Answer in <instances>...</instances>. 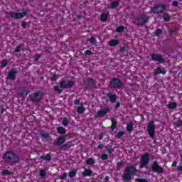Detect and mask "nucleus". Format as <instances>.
<instances>
[{
    "instance_id": "1",
    "label": "nucleus",
    "mask_w": 182,
    "mask_h": 182,
    "mask_svg": "<svg viewBox=\"0 0 182 182\" xmlns=\"http://www.w3.org/2000/svg\"><path fill=\"white\" fill-rule=\"evenodd\" d=\"M4 160L9 164H16L19 163V156L11 151H8L4 155Z\"/></svg>"
},
{
    "instance_id": "2",
    "label": "nucleus",
    "mask_w": 182,
    "mask_h": 182,
    "mask_svg": "<svg viewBox=\"0 0 182 182\" xmlns=\"http://www.w3.org/2000/svg\"><path fill=\"white\" fill-rule=\"evenodd\" d=\"M136 168L134 166H129L126 168L125 173L123 175L124 180H132V176L134 174Z\"/></svg>"
},
{
    "instance_id": "3",
    "label": "nucleus",
    "mask_w": 182,
    "mask_h": 182,
    "mask_svg": "<svg viewBox=\"0 0 182 182\" xmlns=\"http://www.w3.org/2000/svg\"><path fill=\"white\" fill-rule=\"evenodd\" d=\"M149 21V16L146 14L141 15L139 17L134 21V23L136 25H144Z\"/></svg>"
},
{
    "instance_id": "4",
    "label": "nucleus",
    "mask_w": 182,
    "mask_h": 182,
    "mask_svg": "<svg viewBox=\"0 0 182 182\" xmlns=\"http://www.w3.org/2000/svg\"><path fill=\"white\" fill-rule=\"evenodd\" d=\"M147 129H148L147 132L151 139H154V134L156 133V125L154 124V121L149 122L147 126Z\"/></svg>"
},
{
    "instance_id": "5",
    "label": "nucleus",
    "mask_w": 182,
    "mask_h": 182,
    "mask_svg": "<svg viewBox=\"0 0 182 182\" xmlns=\"http://www.w3.org/2000/svg\"><path fill=\"white\" fill-rule=\"evenodd\" d=\"M149 161H150V154L146 152L141 158L140 168H144L145 166H147Z\"/></svg>"
},
{
    "instance_id": "6",
    "label": "nucleus",
    "mask_w": 182,
    "mask_h": 182,
    "mask_svg": "<svg viewBox=\"0 0 182 182\" xmlns=\"http://www.w3.org/2000/svg\"><path fill=\"white\" fill-rule=\"evenodd\" d=\"M26 15H28L27 11H24L23 13H9V16H10V18H14V19H21V18H23V16H26Z\"/></svg>"
},
{
    "instance_id": "7",
    "label": "nucleus",
    "mask_w": 182,
    "mask_h": 182,
    "mask_svg": "<svg viewBox=\"0 0 182 182\" xmlns=\"http://www.w3.org/2000/svg\"><path fill=\"white\" fill-rule=\"evenodd\" d=\"M60 87L61 89H70L73 87V82L70 81L68 82V81L62 79L60 80Z\"/></svg>"
},
{
    "instance_id": "8",
    "label": "nucleus",
    "mask_w": 182,
    "mask_h": 182,
    "mask_svg": "<svg viewBox=\"0 0 182 182\" xmlns=\"http://www.w3.org/2000/svg\"><path fill=\"white\" fill-rule=\"evenodd\" d=\"M167 9V6L164 4H159L153 8L154 14H161Z\"/></svg>"
},
{
    "instance_id": "9",
    "label": "nucleus",
    "mask_w": 182,
    "mask_h": 182,
    "mask_svg": "<svg viewBox=\"0 0 182 182\" xmlns=\"http://www.w3.org/2000/svg\"><path fill=\"white\" fill-rule=\"evenodd\" d=\"M32 102H41L42 100V93L39 92H34L30 95Z\"/></svg>"
},
{
    "instance_id": "10",
    "label": "nucleus",
    "mask_w": 182,
    "mask_h": 182,
    "mask_svg": "<svg viewBox=\"0 0 182 182\" xmlns=\"http://www.w3.org/2000/svg\"><path fill=\"white\" fill-rule=\"evenodd\" d=\"M110 85L112 87L119 89V87H122V81L119 79L114 78L112 80Z\"/></svg>"
},
{
    "instance_id": "11",
    "label": "nucleus",
    "mask_w": 182,
    "mask_h": 182,
    "mask_svg": "<svg viewBox=\"0 0 182 182\" xmlns=\"http://www.w3.org/2000/svg\"><path fill=\"white\" fill-rule=\"evenodd\" d=\"M151 60H154L155 62H159V63H164V60L161 55L159 54H152L151 55Z\"/></svg>"
},
{
    "instance_id": "12",
    "label": "nucleus",
    "mask_w": 182,
    "mask_h": 182,
    "mask_svg": "<svg viewBox=\"0 0 182 182\" xmlns=\"http://www.w3.org/2000/svg\"><path fill=\"white\" fill-rule=\"evenodd\" d=\"M109 107H105L103 108L102 109L99 110L96 115L95 117H103V116H106L107 113H109Z\"/></svg>"
},
{
    "instance_id": "13",
    "label": "nucleus",
    "mask_w": 182,
    "mask_h": 182,
    "mask_svg": "<svg viewBox=\"0 0 182 182\" xmlns=\"http://www.w3.org/2000/svg\"><path fill=\"white\" fill-rule=\"evenodd\" d=\"M152 171H154L155 173H164V170H163V168L159 166V164H157L156 162L154 163L152 166Z\"/></svg>"
},
{
    "instance_id": "14",
    "label": "nucleus",
    "mask_w": 182,
    "mask_h": 182,
    "mask_svg": "<svg viewBox=\"0 0 182 182\" xmlns=\"http://www.w3.org/2000/svg\"><path fill=\"white\" fill-rule=\"evenodd\" d=\"M65 141H66V136L59 137L57 141V146H62Z\"/></svg>"
},
{
    "instance_id": "15",
    "label": "nucleus",
    "mask_w": 182,
    "mask_h": 182,
    "mask_svg": "<svg viewBox=\"0 0 182 182\" xmlns=\"http://www.w3.org/2000/svg\"><path fill=\"white\" fill-rule=\"evenodd\" d=\"M15 75H16V72L14 70H11L9 73V77L11 80H15Z\"/></svg>"
},
{
    "instance_id": "16",
    "label": "nucleus",
    "mask_w": 182,
    "mask_h": 182,
    "mask_svg": "<svg viewBox=\"0 0 182 182\" xmlns=\"http://www.w3.org/2000/svg\"><path fill=\"white\" fill-rule=\"evenodd\" d=\"M93 172L90 169H85V171L82 173V176L85 177L90 176H92V173Z\"/></svg>"
},
{
    "instance_id": "17",
    "label": "nucleus",
    "mask_w": 182,
    "mask_h": 182,
    "mask_svg": "<svg viewBox=\"0 0 182 182\" xmlns=\"http://www.w3.org/2000/svg\"><path fill=\"white\" fill-rule=\"evenodd\" d=\"M107 97L110 100V102H112V103L116 102V95H112V94L109 93V94H107Z\"/></svg>"
},
{
    "instance_id": "18",
    "label": "nucleus",
    "mask_w": 182,
    "mask_h": 182,
    "mask_svg": "<svg viewBox=\"0 0 182 182\" xmlns=\"http://www.w3.org/2000/svg\"><path fill=\"white\" fill-rule=\"evenodd\" d=\"M118 44H119V41H117V40H111L109 42V45L111 47L117 46Z\"/></svg>"
},
{
    "instance_id": "19",
    "label": "nucleus",
    "mask_w": 182,
    "mask_h": 182,
    "mask_svg": "<svg viewBox=\"0 0 182 182\" xmlns=\"http://www.w3.org/2000/svg\"><path fill=\"white\" fill-rule=\"evenodd\" d=\"M111 122H112V126H111V129H112V130H114V129H116V126L117 124V121L116 120V119L112 118L111 119Z\"/></svg>"
},
{
    "instance_id": "20",
    "label": "nucleus",
    "mask_w": 182,
    "mask_h": 182,
    "mask_svg": "<svg viewBox=\"0 0 182 182\" xmlns=\"http://www.w3.org/2000/svg\"><path fill=\"white\" fill-rule=\"evenodd\" d=\"M119 6V1H115L112 3H111V4L109 5V8H110V9H114V8Z\"/></svg>"
},
{
    "instance_id": "21",
    "label": "nucleus",
    "mask_w": 182,
    "mask_h": 182,
    "mask_svg": "<svg viewBox=\"0 0 182 182\" xmlns=\"http://www.w3.org/2000/svg\"><path fill=\"white\" fill-rule=\"evenodd\" d=\"M57 132L59 134H65V133H66V129L63 127H60L57 129Z\"/></svg>"
},
{
    "instance_id": "22",
    "label": "nucleus",
    "mask_w": 182,
    "mask_h": 182,
    "mask_svg": "<svg viewBox=\"0 0 182 182\" xmlns=\"http://www.w3.org/2000/svg\"><path fill=\"white\" fill-rule=\"evenodd\" d=\"M107 20V14L103 13L102 14H101L100 16L101 22H106Z\"/></svg>"
},
{
    "instance_id": "23",
    "label": "nucleus",
    "mask_w": 182,
    "mask_h": 182,
    "mask_svg": "<svg viewBox=\"0 0 182 182\" xmlns=\"http://www.w3.org/2000/svg\"><path fill=\"white\" fill-rule=\"evenodd\" d=\"M88 85L91 87H96V83L95 82V80H93V79L92 78L88 79Z\"/></svg>"
},
{
    "instance_id": "24",
    "label": "nucleus",
    "mask_w": 182,
    "mask_h": 182,
    "mask_svg": "<svg viewBox=\"0 0 182 182\" xmlns=\"http://www.w3.org/2000/svg\"><path fill=\"white\" fill-rule=\"evenodd\" d=\"M41 159H42L43 160H46V161H50V160H52V157H50V155H49V154L46 156H41Z\"/></svg>"
},
{
    "instance_id": "25",
    "label": "nucleus",
    "mask_w": 182,
    "mask_h": 182,
    "mask_svg": "<svg viewBox=\"0 0 182 182\" xmlns=\"http://www.w3.org/2000/svg\"><path fill=\"white\" fill-rule=\"evenodd\" d=\"M41 137L44 141H46V140H48L50 136L48 133H43L41 134Z\"/></svg>"
},
{
    "instance_id": "26",
    "label": "nucleus",
    "mask_w": 182,
    "mask_h": 182,
    "mask_svg": "<svg viewBox=\"0 0 182 182\" xmlns=\"http://www.w3.org/2000/svg\"><path fill=\"white\" fill-rule=\"evenodd\" d=\"M40 176L41 178H45V177H46V169H41L40 171Z\"/></svg>"
},
{
    "instance_id": "27",
    "label": "nucleus",
    "mask_w": 182,
    "mask_h": 182,
    "mask_svg": "<svg viewBox=\"0 0 182 182\" xmlns=\"http://www.w3.org/2000/svg\"><path fill=\"white\" fill-rule=\"evenodd\" d=\"M85 111H86V109H85L83 106L79 107L77 110V113H79L80 114H81L82 113H84Z\"/></svg>"
},
{
    "instance_id": "28",
    "label": "nucleus",
    "mask_w": 182,
    "mask_h": 182,
    "mask_svg": "<svg viewBox=\"0 0 182 182\" xmlns=\"http://www.w3.org/2000/svg\"><path fill=\"white\" fill-rule=\"evenodd\" d=\"M86 163L89 166H93V164H95V159L90 158L88 160H87Z\"/></svg>"
},
{
    "instance_id": "29",
    "label": "nucleus",
    "mask_w": 182,
    "mask_h": 182,
    "mask_svg": "<svg viewBox=\"0 0 182 182\" xmlns=\"http://www.w3.org/2000/svg\"><path fill=\"white\" fill-rule=\"evenodd\" d=\"M168 109H175L177 107V104L176 102H171L168 105Z\"/></svg>"
},
{
    "instance_id": "30",
    "label": "nucleus",
    "mask_w": 182,
    "mask_h": 182,
    "mask_svg": "<svg viewBox=\"0 0 182 182\" xmlns=\"http://www.w3.org/2000/svg\"><path fill=\"white\" fill-rule=\"evenodd\" d=\"M2 174H3V176H11V175L14 174V173H12L10 171H8V170H4V171H3Z\"/></svg>"
},
{
    "instance_id": "31",
    "label": "nucleus",
    "mask_w": 182,
    "mask_h": 182,
    "mask_svg": "<svg viewBox=\"0 0 182 182\" xmlns=\"http://www.w3.org/2000/svg\"><path fill=\"white\" fill-rule=\"evenodd\" d=\"M77 173V172L76 171H71L69 173L68 176H69V177H70V178H72L75 177Z\"/></svg>"
},
{
    "instance_id": "32",
    "label": "nucleus",
    "mask_w": 182,
    "mask_h": 182,
    "mask_svg": "<svg viewBox=\"0 0 182 182\" xmlns=\"http://www.w3.org/2000/svg\"><path fill=\"white\" fill-rule=\"evenodd\" d=\"M61 149L63 150H68V149H70V145L68 144H64L62 146Z\"/></svg>"
},
{
    "instance_id": "33",
    "label": "nucleus",
    "mask_w": 182,
    "mask_h": 182,
    "mask_svg": "<svg viewBox=\"0 0 182 182\" xmlns=\"http://www.w3.org/2000/svg\"><path fill=\"white\" fill-rule=\"evenodd\" d=\"M164 19L166 21V22H168L170 21V16L168 15V14L165 13L164 14Z\"/></svg>"
},
{
    "instance_id": "34",
    "label": "nucleus",
    "mask_w": 182,
    "mask_h": 182,
    "mask_svg": "<svg viewBox=\"0 0 182 182\" xmlns=\"http://www.w3.org/2000/svg\"><path fill=\"white\" fill-rule=\"evenodd\" d=\"M127 132H133V124H128L127 126Z\"/></svg>"
},
{
    "instance_id": "35",
    "label": "nucleus",
    "mask_w": 182,
    "mask_h": 182,
    "mask_svg": "<svg viewBox=\"0 0 182 182\" xmlns=\"http://www.w3.org/2000/svg\"><path fill=\"white\" fill-rule=\"evenodd\" d=\"M174 124L175 126H176V127H180V126H182V121L180 119H178L174 122Z\"/></svg>"
},
{
    "instance_id": "36",
    "label": "nucleus",
    "mask_w": 182,
    "mask_h": 182,
    "mask_svg": "<svg viewBox=\"0 0 182 182\" xmlns=\"http://www.w3.org/2000/svg\"><path fill=\"white\" fill-rule=\"evenodd\" d=\"M54 90H55V92H58L59 95H60V93H62V90H60V87H59V86H58V85L54 86Z\"/></svg>"
},
{
    "instance_id": "37",
    "label": "nucleus",
    "mask_w": 182,
    "mask_h": 182,
    "mask_svg": "<svg viewBox=\"0 0 182 182\" xmlns=\"http://www.w3.org/2000/svg\"><path fill=\"white\" fill-rule=\"evenodd\" d=\"M8 65V60H3L1 62V68L4 69V68H6V66Z\"/></svg>"
},
{
    "instance_id": "38",
    "label": "nucleus",
    "mask_w": 182,
    "mask_h": 182,
    "mask_svg": "<svg viewBox=\"0 0 182 182\" xmlns=\"http://www.w3.org/2000/svg\"><path fill=\"white\" fill-rule=\"evenodd\" d=\"M62 124H63V126L67 127L68 124H69V121L68 120V119L64 118L63 122H62Z\"/></svg>"
},
{
    "instance_id": "39",
    "label": "nucleus",
    "mask_w": 182,
    "mask_h": 182,
    "mask_svg": "<svg viewBox=\"0 0 182 182\" xmlns=\"http://www.w3.org/2000/svg\"><path fill=\"white\" fill-rule=\"evenodd\" d=\"M101 159L102 160H107V159H109V156L106 154H103L101 155Z\"/></svg>"
},
{
    "instance_id": "40",
    "label": "nucleus",
    "mask_w": 182,
    "mask_h": 182,
    "mask_svg": "<svg viewBox=\"0 0 182 182\" xmlns=\"http://www.w3.org/2000/svg\"><path fill=\"white\" fill-rule=\"evenodd\" d=\"M68 177V174L66 173H64L60 176V180H65Z\"/></svg>"
},
{
    "instance_id": "41",
    "label": "nucleus",
    "mask_w": 182,
    "mask_h": 182,
    "mask_svg": "<svg viewBox=\"0 0 182 182\" xmlns=\"http://www.w3.org/2000/svg\"><path fill=\"white\" fill-rule=\"evenodd\" d=\"M161 29H157L156 31L155 32L154 35L155 36H159V35H161L162 33Z\"/></svg>"
},
{
    "instance_id": "42",
    "label": "nucleus",
    "mask_w": 182,
    "mask_h": 182,
    "mask_svg": "<svg viewBox=\"0 0 182 182\" xmlns=\"http://www.w3.org/2000/svg\"><path fill=\"white\" fill-rule=\"evenodd\" d=\"M88 42H90V43H96V38L92 37L88 39Z\"/></svg>"
},
{
    "instance_id": "43",
    "label": "nucleus",
    "mask_w": 182,
    "mask_h": 182,
    "mask_svg": "<svg viewBox=\"0 0 182 182\" xmlns=\"http://www.w3.org/2000/svg\"><path fill=\"white\" fill-rule=\"evenodd\" d=\"M124 31V28L123 26H119L117 28V32H123Z\"/></svg>"
},
{
    "instance_id": "44",
    "label": "nucleus",
    "mask_w": 182,
    "mask_h": 182,
    "mask_svg": "<svg viewBox=\"0 0 182 182\" xmlns=\"http://www.w3.org/2000/svg\"><path fill=\"white\" fill-rule=\"evenodd\" d=\"M21 49H22V46L16 47L15 49V52H21Z\"/></svg>"
},
{
    "instance_id": "45",
    "label": "nucleus",
    "mask_w": 182,
    "mask_h": 182,
    "mask_svg": "<svg viewBox=\"0 0 182 182\" xmlns=\"http://www.w3.org/2000/svg\"><path fill=\"white\" fill-rule=\"evenodd\" d=\"M85 54L86 55H88L89 56H90L91 55H93V53H92V51L89 50H87L85 51Z\"/></svg>"
},
{
    "instance_id": "46",
    "label": "nucleus",
    "mask_w": 182,
    "mask_h": 182,
    "mask_svg": "<svg viewBox=\"0 0 182 182\" xmlns=\"http://www.w3.org/2000/svg\"><path fill=\"white\" fill-rule=\"evenodd\" d=\"M39 59H41V55L38 54V55H36L35 60L36 62H38V60H39Z\"/></svg>"
},
{
    "instance_id": "47",
    "label": "nucleus",
    "mask_w": 182,
    "mask_h": 182,
    "mask_svg": "<svg viewBox=\"0 0 182 182\" xmlns=\"http://www.w3.org/2000/svg\"><path fill=\"white\" fill-rule=\"evenodd\" d=\"M161 68H158L156 71V75H160V73H161Z\"/></svg>"
},
{
    "instance_id": "48",
    "label": "nucleus",
    "mask_w": 182,
    "mask_h": 182,
    "mask_svg": "<svg viewBox=\"0 0 182 182\" xmlns=\"http://www.w3.org/2000/svg\"><path fill=\"white\" fill-rule=\"evenodd\" d=\"M107 151L109 154H112V153H113V151H114V149H107Z\"/></svg>"
},
{
    "instance_id": "49",
    "label": "nucleus",
    "mask_w": 182,
    "mask_h": 182,
    "mask_svg": "<svg viewBox=\"0 0 182 182\" xmlns=\"http://www.w3.org/2000/svg\"><path fill=\"white\" fill-rule=\"evenodd\" d=\"M124 134V132H120L118 133V137H122V136H123Z\"/></svg>"
},
{
    "instance_id": "50",
    "label": "nucleus",
    "mask_w": 182,
    "mask_h": 182,
    "mask_svg": "<svg viewBox=\"0 0 182 182\" xmlns=\"http://www.w3.org/2000/svg\"><path fill=\"white\" fill-rule=\"evenodd\" d=\"M173 6H178V1H173Z\"/></svg>"
},
{
    "instance_id": "51",
    "label": "nucleus",
    "mask_w": 182,
    "mask_h": 182,
    "mask_svg": "<svg viewBox=\"0 0 182 182\" xmlns=\"http://www.w3.org/2000/svg\"><path fill=\"white\" fill-rule=\"evenodd\" d=\"M80 103V101L79 100H75L74 102V105H79Z\"/></svg>"
},
{
    "instance_id": "52",
    "label": "nucleus",
    "mask_w": 182,
    "mask_h": 182,
    "mask_svg": "<svg viewBox=\"0 0 182 182\" xmlns=\"http://www.w3.org/2000/svg\"><path fill=\"white\" fill-rule=\"evenodd\" d=\"M21 26H22V28H26V23L22 22L21 23Z\"/></svg>"
},
{
    "instance_id": "53",
    "label": "nucleus",
    "mask_w": 182,
    "mask_h": 182,
    "mask_svg": "<svg viewBox=\"0 0 182 182\" xmlns=\"http://www.w3.org/2000/svg\"><path fill=\"white\" fill-rule=\"evenodd\" d=\"M103 139V134H99V140H102Z\"/></svg>"
},
{
    "instance_id": "54",
    "label": "nucleus",
    "mask_w": 182,
    "mask_h": 182,
    "mask_svg": "<svg viewBox=\"0 0 182 182\" xmlns=\"http://www.w3.org/2000/svg\"><path fill=\"white\" fill-rule=\"evenodd\" d=\"M177 166V162L176 161H174L173 164H172V167H176Z\"/></svg>"
},
{
    "instance_id": "55",
    "label": "nucleus",
    "mask_w": 182,
    "mask_h": 182,
    "mask_svg": "<svg viewBox=\"0 0 182 182\" xmlns=\"http://www.w3.org/2000/svg\"><path fill=\"white\" fill-rule=\"evenodd\" d=\"M176 30H169V33H174Z\"/></svg>"
},
{
    "instance_id": "56",
    "label": "nucleus",
    "mask_w": 182,
    "mask_h": 182,
    "mask_svg": "<svg viewBox=\"0 0 182 182\" xmlns=\"http://www.w3.org/2000/svg\"><path fill=\"white\" fill-rule=\"evenodd\" d=\"M51 80H56V76L54 75V76L51 77Z\"/></svg>"
},
{
    "instance_id": "57",
    "label": "nucleus",
    "mask_w": 182,
    "mask_h": 182,
    "mask_svg": "<svg viewBox=\"0 0 182 182\" xmlns=\"http://www.w3.org/2000/svg\"><path fill=\"white\" fill-rule=\"evenodd\" d=\"M98 149H103V145L102 144H100L98 146Z\"/></svg>"
},
{
    "instance_id": "58",
    "label": "nucleus",
    "mask_w": 182,
    "mask_h": 182,
    "mask_svg": "<svg viewBox=\"0 0 182 182\" xmlns=\"http://www.w3.org/2000/svg\"><path fill=\"white\" fill-rule=\"evenodd\" d=\"M179 171H182V166L178 167Z\"/></svg>"
},
{
    "instance_id": "59",
    "label": "nucleus",
    "mask_w": 182,
    "mask_h": 182,
    "mask_svg": "<svg viewBox=\"0 0 182 182\" xmlns=\"http://www.w3.org/2000/svg\"><path fill=\"white\" fill-rule=\"evenodd\" d=\"M109 178H110V177H109V176H106V177H105V180H106L107 181H109Z\"/></svg>"
},
{
    "instance_id": "60",
    "label": "nucleus",
    "mask_w": 182,
    "mask_h": 182,
    "mask_svg": "<svg viewBox=\"0 0 182 182\" xmlns=\"http://www.w3.org/2000/svg\"><path fill=\"white\" fill-rule=\"evenodd\" d=\"M120 50H121V52H123V50H124V47L121 48Z\"/></svg>"
},
{
    "instance_id": "61",
    "label": "nucleus",
    "mask_w": 182,
    "mask_h": 182,
    "mask_svg": "<svg viewBox=\"0 0 182 182\" xmlns=\"http://www.w3.org/2000/svg\"><path fill=\"white\" fill-rule=\"evenodd\" d=\"M161 73H162V75H166V71L161 70Z\"/></svg>"
},
{
    "instance_id": "62",
    "label": "nucleus",
    "mask_w": 182,
    "mask_h": 182,
    "mask_svg": "<svg viewBox=\"0 0 182 182\" xmlns=\"http://www.w3.org/2000/svg\"><path fill=\"white\" fill-rule=\"evenodd\" d=\"M116 107H120V104L119 103H117V105H116Z\"/></svg>"
},
{
    "instance_id": "63",
    "label": "nucleus",
    "mask_w": 182,
    "mask_h": 182,
    "mask_svg": "<svg viewBox=\"0 0 182 182\" xmlns=\"http://www.w3.org/2000/svg\"><path fill=\"white\" fill-rule=\"evenodd\" d=\"M179 1V2H182V0H178Z\"/></svg>"
}]
</instances>
